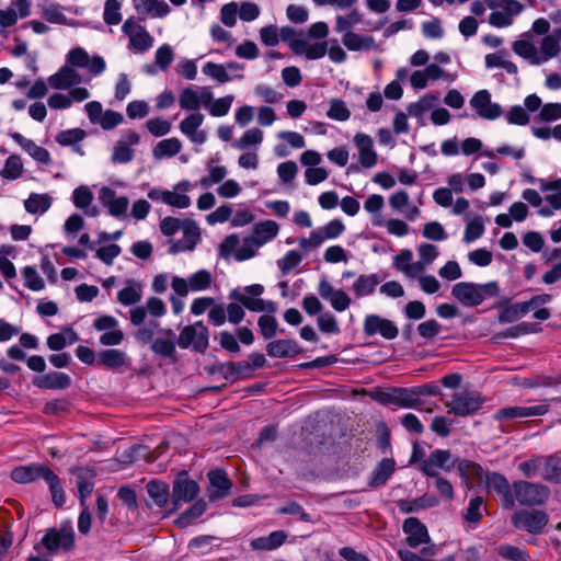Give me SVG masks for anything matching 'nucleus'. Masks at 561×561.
<instances>
[{"mask_svg": "<svg viewBox=\"0 0 561 561\" xmlns=\"http://www.w3.org/2000/svg\"><path fill=\"white\" fill-rule=\"evenodd\" d=\"M264 293L261 284H253L240 288H234L229 293V299L240 302L244 308L253 312L274 313L277 310L276 304L271 300H264L260 296Z\"/></svg>", "mask_w": 561, "mask_h": 561, "instance_id": "f257e3e1", "label": "nucleus"}, {"mask_svg": "<svg viewBox=\"0 0 561 561\" xmlns=\"http://www.w3.org/2000/svg\"><path fill=\"white\" fill-rule=\"evenodd\" d=\"M195 185L188 180H182L173 185L172 190L153 187L149 190L148 197L153 202H160L173 208L184 209L191 206L188 192Z\"/></svg>", "mask_w": 561, "mask_h": 561, "instance_id": "f03ea898", "label": "nucleus"}, {"mask_svg": "<svg viewBox=\"0 0 561 561\" xmlns=\"http://www.w3.org/2000/svg\"><path fill=\"white\" fill-rule=\"evenodd\" d=\"M485 3L492 10L489 23L499 28L512 25L514 18L524 10V5L518 0H485Z\"/></svg>", "mask_w": 561, "mask_h": 561, "instance_id": "7ed1b4c3", "label": "nucleus"}, {"mask_svg": "<svg viewBox=\"0 0 561 561\" xmlns=\"http://www.w3.org/2000/svg\"><path fill=\"white\" fill-rule=\"evenodd\" d=\"M259 249L260 247L251 237L244 238L240 244L239 237L236 233H232L224 239L219 245L218 252L225 260H228L233 255L237 261L242 262L254 257Z\"/></svg>", "mask_w": 561, "mask_h": 561, "instance_id": "20e7f679", "label": "nucleus"}, {"mask_svg": "<svg viewBox=\"0 0 561 561\" xmlns=\"http://www.w3.org/2000/svg\"><path fill=\"white\" fill-rule=\"evenodd\" d=\"M41 545L51 554L70 551L75 547V531L71 525L48 528L41 540ZM34 548L38 550L39 543L35 545Z\"/></svg>", "mask_w": 561, "mask_h": 561, "instance_id": "39448f33", "label": "nucleus"}, {"mask_svg": "<svg viewBox=\"0 0 561 561\" xmlns=\"http://www.w3.org/2000/svg\"><path fill=\"white\" fill-rule=\"evenodd\" d=\"M484 399L478 391H459L451 396V400L446 402L448 413L456 416L466 417L478 412Z\"/></svg>", "mask_w": 561, "mask_h": 561, "instance_id": "423d86ee", "label": "nucleus"}, {"mask_svg": "<svg viewBox=\"0 0 561 561\" xmlns=\"http://www.w3.org/2000/svg\"><path fill=\"white\" fill-rule=\"evenodd\" d=\"M512 525L531 535L542 534L549 523V515L541 510H518L512 518Z\"/></svg>", "mask_w": 561, "mask_h": 561, "instance_id": "0eeeda50", "label": "nucleus"}, {"mask_svg": "<svg viewBox=\"0 0 561 561\" xmlns=\"http://www.w3.org/2000/svg\"><path fill=\"white\" fill-rule=\"evenodd\" d=\"M213 284L211 273L207 270H199L187 278L173 276L171 287L180 297H186L190 291H204L210 288Z\"/></svg>", "mask_w": 561, "mask_h": 561, "instance_id": "6e6552de", "label": "nucleus"}, {"mask_svg": "<svg viewBox=\"0 0 561 561\" xmlns=\"http://www.w3.org/2000/svg\"><path fill=\"white\" fill-rule=\"evenodd\" d=\"M517 502L524 506L542 505L549 497L550 491L546 485L519 480L513 483Z\"/></svg>", "mask_w": 561, "mask_h": 561, "instance_id": "1a4fd4ad", "label": "nucleus"}, {"mask_svg": "<svg viewBox=\"0 0 561 561\" xmlns=\"http://www.w3.org/2000/svg\"><path fill=\"white\" fill-rule=\"evenodd\" d=\"M345 231L341 219H333L324 226L312 230L308 238L299 239V247L306 251L319 248L327 240L339 238Z\"/></svg>", "mask_w": 561, "mask_h": 561, "instance_id": "9d476101", "label": "nucleus"}, {"mask_svg": "<svg viewBox=\"0 0 561 561\" xmlns=\"http://www.w3.org/2000/svg\"><path fill=\"white\" fill-rule=\"evenodd\" d=\"M208 337L207 327L202 321H197L183 328L178 344L181 348L192 347L196 352L204 353L208 347Z\"/></svg>", "mask_w": 561, "mask_h": 561, "instance_id": "9b49d317", "label": "nucleus"}, {"mask_svg": "<svg viewBox=\"0 0 561 561\" xmlns=\"http://www.w3.org/2000/svg\"><path fill=\"white\" fill-rule=\"evenodd\" d=\"M122 31L129 39L128 47L136 53H145L153 45V37L134 18H129L123 23Z\"/></svg>", "mask_w": 561, "mask_h": 561, "instance_id": "f8f14e48", "label": "nucleus"}, {"mask_svg": "<svg viewBox=\"0 0 561 561\" xmlns=\"http://www.w3.org/2000/svg\"><path fill=\"white\" fill-rule=\"evenodd\" d=\"M210 100V87L188 85L181 90L178 102L183 111L196 113Z\"/></svg>", "mask_w": 561, "mask_h": 561, "instance_id": "ddd939ff", "label": "nucleus"}, {"mask_svg": "<svg viewBox=\"0 0 561 561\" xmlns=\"http://www.w3.org/2000/svg\"><path fill=\"white\" fill-rule=\"evenodd\" d=\"M243 69L244 66L237 61H229L227 64L208 61L203 66L202 71L206 77L214 79L218 83H227L233 79H242Z\"/></svg>", "mask_w": 561, "mask_h": 561, "instance_id": "4468645a", "label": "nucleus"}, {"mask_svg": "<svg viewBox=\"0 0 561 561\" xmlns=\"http://www.w3.org/2000/svg\"><path fill=\"white\" fill-rule=\"evenodd\" d=\"M457 459L453 458L449 450L435 449L425 459L422 460L420 469L426 477H436L438 470L451 471Z\"/></svg>", "mask_w": 561, "mask_h": 561, "instance_id": "2eb2a0df", "label": "nucleus"}, {"mask_svg": "<svg viewBox=\"0 0 561 561\" xmlns=\"http://www.w3.org/2000/svg\"><path fill=\"white\" fill-rule=\"evenodd\" d=\"M140 142L138 133L131 129L124 130L113 148L111 160L115 164H126L135 157L134 146Z\"/></svg>", "mask_w": 561, "mask_h": 561, "instance_id": "dca6fc26", "label": "nucleus"}, {"mask_svg": "<svg viewBox=\"0 0 561 561\" xmlns=\"http://www.w3.org/2000/svg\"><path fill=\"white\" fill-rule=\"evenodd\" d=\"M181 231V239L170 240L169 253L171 254L193 251L201 240V230L197 224L192 219L184 220V226Z\"/></svg>", "mask_w": 561, "mask_h": 561, "instance_id": "f3484780", "label": "nucleus"}, {"mask_svg": "<svg viewBox=\"0 0 561 561\" xmlns=\"http://www.w3.org/2000/svg\"><path fill=\"white\" fill-rule=\"evenodd\" d=\"M470 106L479 117L488 121H494L503 114L501 105L491 101V93L488 90L476 92L470 100Z\"/></svg>", "mask_w": 561, "mask_h": 561, "instance_id": "a211bd4d", "label": "nucleus"}, {"mask_svg": "<svg viewBox=\"0 0 561 561\" xmlns=\"http://www.w3.org/2000/svg\"><path fill=\"white\" fill-rule=\"evenodd\" d=\"M51 471L45 463L33 462L13 468L10 478L16 483L27 484L41 479L45 481Z\"/></svg>", "mask_w": 561, "mask_h": 561, "instance_id": "6ab92c4d", "label": "nucleus"}, {"mask_svg": "<svg viewBox=\"0 0 561 561\" xmlns=\"http://www.w3.org/2000/svg\"><path fill=\"white\" fill-rule=\"evenodd\" d=\"M549 411L548 404H537L529 407H504L499 409L493 417L497 422L514 420V419H525L531 416H541L545 415Z\"/></svg>", "mask_w": 561, "mask_h": 561, "instance_id": "aec40b11", "label": "nucleus"}, {"mask_svg": "<svg viewBox=\"0 0 561 561\" xmlns=\"http://www.w3.org/2000/svg\"><path fill=\"white\" fill-rule=\"evenodd\" d=\"M204 119L201 112L191 113L180 122L179 129L191 142L203 145L207 140V133L201 129Z\"/></svg>", "mask_w": 561, "mask_h": 561, "instance_id": "412c9836", "label": "nucleus"}, {"mask_svg": "<svg viewBox=\"0 0 561 561\" xmlns=\"http://www.w3.org/2000/svg\"><path fill=\"white\" fill-rule=\"evenodd\" d=\"M199 492L197 482L188 478L186 471H182L173 483L172 500L175 505L193 501Z\"/></svg>", "mask_w": 561, "mask_h": 561, "instance_id": "4be33fe9", "label": "nucleus"}, {"mask_svg": "<svg viewBox=\"0 0 561 561\" xmlns=\"http://www.w3.org/2000/svg\"><path fill=\"white\" fill-rule=\"evenodd\" d=\"M364 333L367 336L379 334L383 339L393 340L398 336L399 330L392 321L377 314H368L364 320Z\"/></svg>", "mask_w": 561, "mask_h": 561, "instance_id": "5701e85b", "label": "nucleus"}, {"mask_svg": "<svg viewBox=\"0 0 561 561\" xmlns=\"http://www.w3.org/2000/svg\"><path fill=\"white\" fill-rule=\"evenodd\" d=\"M147 313L154 318H161L167 313V306L161 298L149 297L144 307H135L129 310V319L133 325L144 324Z\"/></svg>", "mask_w": 561, "mask_h": 561, "instance_id": "b1692460", "label": "nucleus"}, {"mask_svg": "<svg viewBox=\"0 0 561 561\" xmlns=\"http://www.w3.org/2000/svg\"><path fill=\"white\" fill-rule=\"evenodd\" d=\"M318 293L337 312H344L351 306V297L343 289H335L327 279L320 280Z\"/></svg>", "mask_w": 561, "mask_h": 561, "instance_id": "393cba45", "label": "nucleus"}, {"mask_svg": "<svg viewBox=\"0 0 561 561\" xmlns=\"http://www.w3.org/2000/svg\"><path fill=\"white\" fill-rule=\"evenodd\" d=\"M99 198L111 216L115 218L126 217L129 207V199L126 196H117L114 190L104 186L100 190Z\"/></svg>", "mask_w": 561, "mask_h": 561, "instance_id": "a878e982", "label": "nucleus"}, {"mask_svg": "<svg viewBox=\"0 0 561 561\" xmlns=\"http://www.w3.org/2000/svg\"><path fill=\"white\" fill-rule=\"evenodd\" d=\"M31 14V2L28 0H12L9 8L0 10V27L8 28L16 24L19 19L27 18Z\"/></svg>", "mask_w": 561, "mask_h": 561, "instance_id": "bb28decb", "label": "nucleus"}, {"mask_svg": "<svg viewBox=\"0 0 561 561\" xmlns=\"http://www.w3.org/2000/svg\"><path fill=\"white\" fill-rule=\"evenodd\" d=\"M10 137L36 162L45 165L51 162L49 151L46 148L38 146L34 140L28 139L16 131L10 134Z\"/></svg>", "mask_w": 561, "mask_h": 561, "instance_id": "cd10ccee", "label": "nucleus"}, {"mask_svg": "<svg viewBox=\"0 0 561 561\" xmlns=\"http://www.w3.org/2000/svg\"><path fill=\"white\" fill-rule=\"evenodd\" d=\"M151 351L159 356L175 362L176 342L174 331L172 329L160 331V334L151 343Z\"/></svg>", "mask_w": 561, "mask_h": 561, "instance_id": "c85d7f7f", "label": "nucleus"}, {"mask_svg": "<svg viewBox=\"0 0 561 561\" xmlns=\"http://www.w3.org/2000/svg\"><path fill=\"white\" fill-rule=\"evenodd\" d=\"M402 529L407 535V543L411 548H417L422 543H427L431 540L427 528L415 517L407 518Z\"/></svg>", "mask_w": 561, "mask_h": 561, "instance_id": "c756f323", "label": "nucleus"}, {"mask_svg": "<svg viewBox=\"0 0 561 561\" xmlns=\"http://www.w3.org/2000/svg\"><path fill=\"white\" fill-rule=\"evenodd\" d=\"M82 78L80 73L72 67L66 65L48 78V84L56 90H68L79 83Z\"/></svg>", "mask_w": 561, "mask_h": 561, "instance_id": "7c9ffc66", "label": "nucleus"}, {"mask_svg": "<svg viewBox=\"0 0 561 561\" xmlns=\"http://www.w3.org/2000/svg\"><path fill=\"white\" fill-rule=\"evenodd\" d=\"M354 144L358 150V160L362 167L370 169L377 163V153L374 150L373 139L366 134H356Z\"/></svg>", "mask_w": 561, "mask_h": 561, "instance_id": "2f4dec72", "label": "nucleus"}, {"mask_svg": "<svg viewBox=\"0 0 561 561\" xmlns=\"http://www.w3.org/2000/svg\"><path fill=\"white\" fill-rule=\"evenodd\" d=\"M451 294L460 304L467 307H477L482 304L478 285L473 283H457L453 286Z\"/></svg>", "mask_w": 561, "mask_h": 561, "instance_id": "473e14b6", "label": "nucleus"}, {"mask_svg": "<svg viewBox=\"0 0 561 561\" xmlns=\"http://www.w3.org/2000/svg\"><path fill=\"white\" fill-rule=\"evenodd\" d=\"M209 488L207 490L210 501L226 497L231 489V482L224 471L216 470L208 473Z\"/></svg>", "mask_w": 561, "mask_h": 561, "instance_id": "72a5a7b5", "label": "nucleus"}, {"mask_svg": "<svg viewBox=\"0 0 561 561\" xmlns=\"http://www.w3.org/2000/svg\"><path fill=\"white\" fill-rule=\"evenodd\" d=\"M483 481L489 489L495 491L497 494L504 497V507L511 508L514 506L510 483L503 474L497 472H489L485 473Z\"/></svg>", "mask_w": 561, "mask_h": 561, "instance_id": "f704fd0d", "label": "nucleus"}, {"mask_svg": "<svg viewBox=\"0 0 561 561\" xmlns=\"http://www.w3.org/2000/svg\"><path fill=\"white\" fill-rule=\"evenodd\" d=\"M98 362L106 369L121 370L129 366L126 352L118 348H105L98 353Z\"/></svg>", "mask_w": 561, "mask_h": 561, "instance_id": "c9c22d12", "label": "nucleus"}, {"mask_svg": "<svg viewBox=\"0 0 561 561\" xmlns=\"http://www.w3.org/2000/svg\"><path fill=\"white\" fill-rule=\"evenodd\" d=\"M33 383L41 389L64 390L70 387L71 378L65 373L49 371L35 377Z\"/></svg>", "mask_w": 561, "mask_h": 561, "instance_id": "e433bc0d", "label": "nucleus"}, {"mask_svg": "<svg viewBox=\"0 0 561 561\" xmlns=\"http://www.w3.org/2000/svg\"><path fill=\"white\" fill-rule=\"evenodd\" d=\"M93 198L92 191L85 185L75 188L71 196L75 207L82 210L89 217H95L99 214L98 208L92 205Z\"/></svg>", "mask_w": 561, "mask_h": 561, "instance_id": "4c0bfd02", "label": "nucleus"}, {"mask_svg": "<svg viewBox=\"0 0 561 561\" xmlns=\"http://www.w3.org/2000/svg\"><path fill=\"white\" fill-rule=\"evenodd\" d=\"M279 231V226L274 220H264L256 222L253 226L252 234L250 236L255 243L261 248L271 240H273Z\"/></svg>", "mask_w": 561, "mask_h": 561, "instance_id": "58836bf2", "label": "nucleus"}, {"mask_svg": "<svg viewBox=\"0 0 561 561\" xmlns=\"http://www.w3.org/2000/svg\"><path fill=\"white\" fill-rule=\"evenodd\" d=\"M438 499L432 494H424L417 499L401 500L398 503L399 510L404 514L416 513L423 510L437 506Z\"/></svg>", "mask_w": 561, "mask_h": 561, "instance_id": "ea45409f", "label": "nucleus"}, {"mask_svg": "<svg viewBox=\"0 0 561 561\" xmlns=\"http://www.w3.org/2000/svg\"><path fill=\"white\" fill-rule=\"evenodd\" d=\"M144 287L135 279H127L124 287L117 293V301L123 306H133L142 298Z\"/></svg>", "mask_w": 561, "mask_h": 561, "instance_id": "a19ab883", "label": "nucleus"}, {"mask_svg": "<svg viewBox=\"0 0 561 561\" xmlns=\"http://www.w3.org/2000/svg\"><path fill=\"white\" fill-rule=\"evenodd\" d=\"M457 469L466 488H470V480L483 481L485 472L479 463L467 459H457Z\"/></svg>", "mask_w": 561, "mask_h": 561, "instance_id": "79ce46f5", "label": "nucleus"}, {"mask_svg": "<svg viewBox=\"0 0 561 561\" xmlns=\"http://www.w3.org/2000/svg\"><path fill=\"white\" fill-rule=\"evenodd\" d=\"M78 341L79 335L72 328H64L60 332L47 337V346L51 351H61L67 345H72Z\"/></svg>", "mask_w": 561, "mask_h": 561, "instance_id": "37998d69", "label": "nucleus"}, {"mask_svg": "<svg viewBox=\"0 0 561 561\" xmlns=\"http://www.w3.org/2000/svg\"><path fill=\"white\" fill-rule=\"evenodd\" d=\"M182 142L176 137L160 140L152 149L156 160L168 159L176 156L182 150Z\"/></svg>", "mask_w": 561, "mask_h": 561, "instance_id": "c03bdc74", "label": "nucleus"}, {"mask_svg": "<svg viewBox=\"0 0 561 561\" xmlns=\"http://www.w3.org/2000/svg\"><path fill=\"white\" fill-rule=\"evenodd\" d=\"M382 280V278L379 276V274H363L357 277V279L354 282L352 289L356 297H365L374 294L376 287L379 285V283Z\"/></svg>", "mask_w": 561, "mask_h": 561, "instance_id": "a18cd8bd", "label": "nucleus"}, {"mask_svg": "<svg viewBox=\"0 0 561 561\" xmlns=\"http://www.w3.org/2000/svg\"><path fill=\"white\" fill-rule=\"evenodd\" d=\"M396 469V462L392 458H383L373 471L368 482L369 486L378 488L383 485Z\"/></svg>", "mask_w": 561, "mask_h": 561, "instance_id": "49530a36", "label": "nucleus"}, {"mask_svg": "<svg viewBox=\"0 0 561 561\" xmlns=\"http://www.w3.org/2000/svg\"><path fill=\"white\" fill-rule=\"evenodd\" d=\"M394 401L401 409H420L424 403L423 399H419L415 387L396 388Z\"/></svg>", "mask_w": 561, "mask_h": 561, "instance_id": "de8ad7c7", "label": "nucleus"}, {"mask_svg": "<svg viewBox=\"0 0 561 561\" xmlns=\"http://www.w3.org/2000/svg\"><path fill=\"white\" fill-rule=\"evenodd\" d=\"M266 352L271 357H289L298 353V345L295 341L291 340H276L267 344Z\"/></svg>", "mask_w": 561, "mask_h": 561, "instance_id": "09e8293b", "label": "nucleus"}, {"mask_svg": "<svg viewBox=\"0 0 561 561\" xmlns=\"http://www.w3.org/2000/svg\"><path fill=\"white\" fill-rule=\"evenodd\" d=\"M234 96L232 94L225 95L219 99H214V94L210 91V100L207 102L205 110L213 117H222L226 116L233 103Z\"/></svg>", "mask_w": 561, "mask_h": 561, "instance_id": "8fccbe9b", "label": "nucleus"}, {"mask_svg": "<svg viewBox=\"0 0 561 561\" xmlns=\"http://www.w3.org/2000/svg\"><path fill=\"white\" fill-rule=\"evenodd\" d=\"M541 478L553 483H561V456L550 455L545 459Z\"/></svg>", "mask_w": 561, "mask_h": 561, "instance_id": "3c124183", "label": "nucleus"}, {"mask_svg": "<svg viewBox=\"0 0 561 561\" xmlns=\"http://www.w3.org/2000/svg\"><path fill=\"white\" fill-rule=\"evenodd\" d=\"M342 42L348 50L358 51L370 49L374 44V38L354 32H346L342 37Z\"/></svg>", "mask_w": 561, "mask_h": 561, "instance_id": "603ef678", "label": "nucleus"}, {"mask_svg": "<svg viewBox=\"0 0 561 561\" xmlns=\"http://www.w3.org/2000/svg\"><path fill=\"white\" fill-rule=\"evenodd\" d=\"M24 167L20 156L11 154L7 158L3 168L0 171V176L8 181H15L23 174Z\"/></svg>", "mask_w": 561, "mask_h": 561, "instance_id": "864d4df0", "label": "nucleus"}, {"mask_svg": "<svg viewBox=\"0 0 561 561\" xmlns=\"http://www.w3.org/2000/svg\"><path fill=\"white\" fill-rule=\"evenodd\" d=\"M513 51L519 57L528 60L531 65H540L539 53L536 46L529 41L519 39L513 43Z\"/></svg>", "mask_w": 561, "mask_h": 561, "instance_id": "5fc2aeb1", "label": "nucleus"}, {"mask_svg": "<svg viewBox=\"0 0 561 561\" xmlns=\"http://www.w3.org/2000/svg\"><path fill=\"white\" fill-rule=\"evenodd\" d=\"M147 492L158 507H164L169 500V485L164 482L152 480L148 482Z\"/></svg>", "mask_w": 561, "mask_h": 561, "instance_id": "6e6d98bb", "label": "nucleus"}, {"mask_svg": "<svg viewBox=\"0 0 561 561\" xmlns=\"http://www.w3.org/2000/svg\"><path fill=\"white\" fill-rule=\"evenodd\" d=\"M438 98L432 93L425 94L417 102L411 103L408 107L409 114L416 118H422L425 113L434 110Z\"/></svg>", "mask_w": 561, "mask_h": 561, "instance_id": "4d7b16f0", "label": "nucleus"}, {"mask_svg": "<svg viewBox=\"0 0 561 561\" xmlns=\"http://www.w3.org/2000/svg\"><path fill=\"white\" fill-rule=\"evenodd\" d=\"M483 511H485L483 497H472L463 512V519L476 527L483 517Z\"/></svg>", "mask_w": 561, "mask_h": 561, "instance_id": "13d9d810", "label": "nucleus"}, {"mask_svg": "<svg viewBox=\"0 0 561 561\" xmlns=\"http://www.w3.org/2000/svg\"><path fill=\"white\" fill-rule=\"evenodd\" d=\"M140 3L152 18H163L170 12V7L164 0H134V5L138 11L140 10Z\"/></svg>", "mask_w": 561, "mask_h": 561, "instance_id": "bf43d9fd", "label": "nucleus"}, {"mask_svg": "<svg viewBox=\"0 0 561 561\" xmlns=\"http://www.w3.org/2000/svg\"><path fill=\"white\" fill-rule=\"evenodd\" d=\"M263 141V131L259 128H250L237 139L233 147L239 150H247L250 148H257Z\"/></svg>", "mask_w": 561, "mask_h": 561, "instance_id": "052dcab7", "label": "nucleus"}, {"mask_svg": "<svg viewBox=\"0 0 561 561\" xmlns=\"http://www.w3.org/2000/svg\"><path fill=\"white\" fill-rule=\"evenodd\" d=\"M51 205V198L47 194L32 193L24 203V207L30 214L45 213Z\"/></svg>", "mask_w": 561, "mask_h": 561, "instance_id": "680f3d73", "label": "nucleus"}, {"mask_svg": "<svg viewBox=\"0 0 561 561\" xmlns=\"http://www.w3.org/2000/svg\"><path fill=\"white\" fill-rule=\"evenodd\" d=\"M51 494V501L56 507H61L66 503V494L59 477L51 471L45 480Z\"/></svg>", "mask_w": 561, "mask_h": 561, "instance_id": "e2e57ef3", "label": "nucleus"}, {"mask_svg": "<svg viewBox=\"0 0 561 561\" xmlns=\"http://www.w3.org/2000/svg\"><path fill=\"white\" fill-rule=\"evenodd\" d=\"M302 47H300L296 55H304L309 60L320 59L325 56L328 50V43H309L306 38L304 39Z\"/></svg>", "mask_w": 561, "mask_h": 561, "instance_id": "0e129e2a", "label": "nucleus"}, {"mask_svg": "<svg viewBox=\"0 0 561 561\" xmlns=\"http://www.w3.org/2000/svg\"><path fill=\"white\" fill-rule=\"evenodd\" d=\"M205 510L206 503L203 500H198L180 515V517L176 519V524L180 527H186L191 525L195 519L201 517Z\"/></svg>", "mask_w": 561, "mask_h": 561, "instance_id": "69168bd1", "label": "nucleus"}, {"mask_svg": "<svg viewBox=\"0 0 561 561\" xmlns=\"http://www.w3.org/2000/svg\"><path fill=\"white\" fill-rule=\"evenodd\" d=\"M208 175L199 180L198 184L202 187H210L214 184L220 183L227 175V169L224 165H215L213 161L207 163Z\"/></svg>", "mask_w": 561, "mask_h": 561, "instance_id": "338daca9", "label": "nucleus"}, {"mask_svg": "<svg viewBox=\"0 0 561 561\" xmlns=\"http://www.w3.org/2000/svg\"><path fill=\"white\" fill-rule=\"evenodd\" d=\"M87 134L81 128H70L66 130L59 131L55 140L57 144L64 147L76 146V144L81 142L85 138Z\"/></svg>", "mask_w": 561, "mask_h": 561, "instance_id": "774afa93", "label": "nucleus"}]
</instances>
